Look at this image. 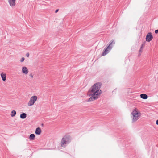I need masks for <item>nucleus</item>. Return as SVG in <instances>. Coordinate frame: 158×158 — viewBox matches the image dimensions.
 <instances>
[{
    "label": "nucleus",
    "instance_id": "obj_1",
    "mask_svg": "<svg viewBox=\"0 0 158 158\" xmlns=\"http://www.w3.org/2000/svg\"><path fill=\"white\" fill-rule=\"evenodd\" d=\"M102 85L101 82H97L90 89L88 93L90 94L91 97L88 101H91L98 99L102 94V91L100 89Z\"/></svg>",
    "mask_w": 158,
    "mask_h": 158
},
{
    "label": "nucleus",
    "instance_id": "obj_2",
    "mask_svg": "<svg viewBox=\"0 0 158 158\" xmlns=\"http://www.w3.org/2000/svg\"><path fill=\"white\" fill-rule=\"evenodd\" d=\"M131 115H132V121L134 122H136L140 118L141 114L138 109L135 108L132 110Z\"/></svg>",
    "mask_w": 158,
    "mask_h": 158
},
{
    "label": "nucleus",
    "instance_id": "obj_3",
    "mask_svg": "<svg viewBox=\"0 0 158 158\" xmlns=\"http://www.w3.org/2000/svg\"><path fill=\"white\" fill-rule=\"evenodd\" d=\"M38 99V97L36 96H33L31 97L27 103L28 106H31L34 104L35 102Z\"/></svg>",
    "mask_w": 158,
    "mask_h": 158
},
{
    "label": "nucleus",
    "instance_id": "obj_4",
    "mask_svg": "<svg viewBox=\"0 0 158 158\" xmlns=\"http://www.w3.org/2000/svg\"><path fill=\"white\" fill-rule=\"evenodd\" d=\"M115 42L114 41H112L111 44L109 45V46L107 47L106 49L105 50V51L103 52V53L102 54V56H104L106 55L107 54L109 51L110 50L111 48V47H110V45L111 44H114Z\"/></svg>",
    "mask_w": 158,
    "mask_h": 158
},
{
    "label": "nucleus",
    "instance_id": "obj_5",
    "mask_svg": "<svg viewBox=\"0 0 158 158\" xmlns=\"http://www.w3.org/2000/svg\"><path fill=\"white\" fill-rule=\"evenodd\" d=\"M153 37L150 32L148 33L146 36V41L148 42L150 41L153 39Z\"/></svg>",
    "mask_w": 158,
    "mask_h": 158
},
{
    "label": "nucleus",
    "instance_id": "obj_6",
    "mask_svg": "<svg viewBox=\"0 0 158 158\" xmlns=\"http://www.w3.org/2000/svg\"><path fill=\"white\" fill-rule=\"evenodd\" d=\"M16 0H7L8 3L12 7H15L16 5Z\"/></svg>",
    "mask_w": 158,
    "mask_h": 158
},
{
    "label": "nucleus",
    "instance_id": "obj_7",
    "mask_svg": "<svg viewBox=\"0 0 158 158\" xmlns=\"http://www.w3.org/2000/svg\"><path fill=\"white\" fill-rule=\"evenodd\" d=\"M22 73L25 75H27L29 72L28 69L25 66L22 67Z\"/></svg>",
    "mask_w": 158,
    "mask_h": 158
},
{
    "label": "nucleus",
    "instance_id": "obj_8",
    "mask_svg": "<svg viewBox=\"0 0 158 158\" xmlns=\"http://www.w3.org/2000/svg\"><path fill=\"white\" fill-rule=\"evenodd\" d=\"M0 75L2 80L4 81H5L6 79V74L5 73L2 72L1 74Z\"/></svg>",
    "mask_w": 158,
    "mask_h": 158
},
{
    "label": "nucleus",
    "instance_id": "obj_9",
    "mask_svg": "<svg viewBox=\"0 0 158 158\" xmlns=\"http://www.w3.org/2000/svg\"><path fill=\"white\" fill-rule=\"evenodd\" d=\"M41 130L40 127L37 128L35 130V133L38 135H40L41 133Z\"/></svg>",
    "mask_w": 158,
    "mask_h": 158
},
{
    "label": "nucleus",
    "instance_id": "obj_10",
    "mask_svg": "<svg viewBox=\"0 0 158 158\" xmlns=\"http://www.w3.org/2000/svg\"><path fill=\"white\" fill-rule=\"evenodd\" d=\"M67 143L66 140L65 138H63L61 140V145L62 147L64 146V145Z\"/></svg>",
    "mask_w": 158,
    "mask_h": 158
},
{
    "label": "nucleus",
    "instance_id": "obj_11",
    "mask_svg": "<svg viewBox=\"0 0 158 158\" xmlns=\"http://www.w3.org/2000/svg\"><path fill=\"white\" fill-rule=\"evenodd\" d=\"M140 97L144 99H146L147 98L148 96L147 95L144 94H141L140 95Z\"/></svg>",
    "mask_w": 158,
    "mask_h": 158
},
{
    "label": "nucleus",
    "instance_id": "obj_12",
    "mask_svg": "<svg viewBox=\"0 0 158 158\" xmlns=\"http://www.w3.org/2000/svg\"><path fill=\"white\" fill-rule=\"evenodd\" d=\"M27 117V114L25 113H23L20 115V118L22 119H24Z\"/></svg>",
    "mask_w": 158,
    "mask_h": 158
},
{
    "label": "nucleus",
    "instance_id": "obj_13",
    "mask_svg": "<svg viewBox=\"0 0 158 158\" xmlns=\"http://www.w3.org/2000/svg\"><path fill=\"white\" fill-rule=\"evenodd\" d=\"M35 135L34 134H31L30 135L29 137V139L30 140H34L35 138Z\"/></svg>",
    "mask_w": 158,
    "mask_h": 158
},
{
    "label": "nucleus",
    "instance_id": "obj_14",
    "mask_svg": "<svg viewBox=\"0 0 158 158\" xmlns=\"http://www.w3.org/2000/svg\"><path fill=\"white\" fill-rule=\"evenodd\" d=\"M16 114V112L15 110H12L11 113V116L12 117H13L15 116Z\"/></svg>",
    "mask_w": 158,
    "mask_h": 158
},
{
    "label": "nucleus",
    "instance_id": "obj_15",
    "mask_svg": "<svg viewBox=\"0 0 158 158\" xmlns=\"http://www.w3.org/2000/svg\"><path fill=\"white\" fill-rule=\"evenodd\" d=\"M25 60L24 58L22 57L20 60L21 62H22L24 61Z\"/></svg>",
    "mask_w": 158,
    "mask_h": 158
},
{
    "label": "nucleus",
    "instance_id": "obj_16",
    "mask_svg": "<svg viewBox=\"0 0 158 158\" xmlns=\"http://www.w3.org/2000/svg\"><path fill=\"white\" fill-rule=\"evenodd\" d=\"M26 55L27 57H29V54L28 53H27Z\"/></svg>",
    "mask_w": 158,
    "mask_h": 158
},
{
    "label": "nucleus",
    "instance_id": "obj_17",
    "mask_svg": "<svg viewBox=\"0 0 158 158\" xmlns=\"http://www.w3.org/2000/svg\"><path fill=\"white\" fill-rule=\"evenodd\" d=\"M155 33H156V34H157L158 33V29L157 30H156L155 31Z\"/></svg>",
    "mask_w": 158,
    "mask_h": 158
},
{
    "label": "nucleus",
    "instance_id": "obj_18",
    "mask_svg": "<svg viewBox=\"0 0 158 158\" xmlns=\"http://www.w3.org/2000/svg\"><path fill=\"white\" fill-rule=\"evenodd\" d=\"M59 11V9H56L55 11V13H57Z\"/></svg>",
    "mask_w": 158,
    "mask_h": 158
},
{
    "label": "nucleus",
    "instance_id": "obj_19",
    "mask_svg": "<svg viewBox=\"0 0 158 158\" xmlns=\"http://www.w3.org/2000/svg\"><path fill=\"white\" fill-rule=\"evenodd\" d=\"M30 76L32 78H33V76L32 74H31L30 75Z\"/></svg>",
    "mask_w": 158,
    "mask_h": 158
},
{
    "label": "nucleus",
    "instance_id": "obj_20",
    "mask_svg": "<svg viewBox=\"0 0 158 158\" xmlns=\"http://www.w3.org/2000/svg\"><path fill=\"white\" fill-rule=\"evenodd\" d=\"M156 124L158 125V119L156 121Z\"/></svg>",
    "mask_w": 158,
    "mask_h": 158
},
{
    "label": "nucleus",
    "instance_id": "obj_21",
    "mask_svg": "<svg viewBox=\"0 0 158 158\" xmlns=\"http://www.w3.org/2000/svg\"><path fill=\"white\" fill-rule=\"evenodd\" d=\"M142 49H140L139 50V52H142Z\"/></svg>",
    "mask_w": 158,
    "mask_h": 158
}]
</instances>
